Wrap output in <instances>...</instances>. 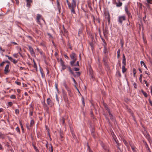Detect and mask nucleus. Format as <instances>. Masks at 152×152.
<instances>
[{
    "label": "nucleus",
    "instance_id": "obj_1",
    "mask_svg": "<svg viewBox=\"0 0 152 152\" xmlns=\"http://www.w3.org/2000/svg\"><path fill=\"white\" fill-rule=\"evenodd\" d=\"M77 0H72L71 2H69L68 0H66V3L68 5L69 8L70 9L72 13L75 14V9L76 7Z\"/></svg>",
    "mask_w": 152,
    "mask_h": 152
},
{
    "label": "nucleus",
    "instance_id": "obj_2",
    "mask_svg": "<svg viewBox=\"0 0 152 152\" xmlns=\"http://www.w3.org/2000/svg\"><path fill=\"white\" fill-rule=\"evenodd\" d=\"M71 58L72 60L70 62V64H72L75 63L77 60V56L76 54L74 53H72L70 55Z\"/></svg>",
    "mask_w": 152,
    "mask_h": 152
},
{
    "label": "nucleus",
    "instance_id": "obj_3",
    "mask_svg": "<svg viewBox=\"0 0 152 152\" xmlns=\"http://www.w3.org/2000/svg\"><path fill=\"white\" fill-rule=\"evenodd\" d=\"M108 51L107 48L105 46H104L103 50V60L104 61H106Z\"/></svg>",
    "mask_w": 152,
    "mask_h": 152
},
{
    "label": "nucleus",
    "instance_id": "obj_4",
    "mask_svg": "<svg viewBox=\"0 0 152 152\" xmlns=\"http://www.w3.org/2000/svg\"><path fill=\"white\" fill-rule=\"evenodd\" d=\"M126 20V17L125 15L120 16L118 17V21L119 23L122 24L123 21Z\"/></svg>",
    "mask_w": 152,
    "mask_h": 152
},
{
    "label": "nucleus",
    "instance_id": "obj_5",
    "mask_svg": "<svg viewBox=\"0 0 152 152\" xmlns=\"http://www.w3.org/2000/svg\"><path fill=\"white\" fill-rule=\"evenodd\" d=\"M125 11L127 15L128 16V19L129 20L130 18H132V16L130 13V12H129L128 10V7L127 6H125Z\"/></svg>",
    "mask_w": 152,
    "mask_h": 152
},
{
    "label": "nucleus",
    "instance_id": "obj_6",
    "mask_svg": "<svg viewBox=\"0 0 152 152\" xmlns=\"http://www.w3.org/2000/svg\"><path fill=\"white\" fill-rule=\"evenodd\" d=\"M104 105L105 108V109L108 111V112L109 114V115L110 118V119H112V120H113V116L112 115L110 111L109 110V109H108V108L107 107V104H104Z\"/></svg>",
    "mask_w": 152,
    "mask_h": 152
},
{
    "label": "nucleus",
    "instance_id": "obj_7",
    "mask_svg": "<svg viewBox=\"0 0 152 152\" xmlns=\"http://www.w3.org/2000/svg\"><path fill=\"white\" fill-rule=\"evenodd\" d=\"M28 50L30 51L31 55L32 56H35L34 52V51L33 49L31 46H28Z\"/></svg>",
    "mask_w": 152,
    "mask_h": 152
},
{
    "label": "nucleus",
    "instance_id": "obj_8",
    "mask_svg": "<svg viewBox=\"0 0 152 152\" xmlns=\"http://www.w3.org/2000/svg\"><path fill=\"white\" fill-rule=\"evenodd\" d=\"M47 102L48 104L51 107L53 105L52 101L50 98H48L47 100Z\"/></svg>",
    "mask_w": 152,
    "mask_h": 152
},
{
    "label": "nucleus",
    "instance_id": "obj_9",
    "mask_svg": "<svg viewBox=\"0 0 152 152\" xmlns=\"http://www.w3.org/2000/svg\"><path fill=\"white\" fill-rule=\"evenodd\" d=\"M67 70H68L69 72L70 73V74L74 76H75V74L74 72H73L71 68L69 66L67 68Z\"/></svg>",
    "mask_w": 152,
    "mask_h": 152
},
{
    "label": "nucleus",
    "instance_id": "obj_10",
    "mask_svg": "<svg viewBox=\"0 0 152 152\" xmlns=\"http://www.w3.org/2000/svg\"><path fill=\"white\" fill-rule=\"evenodd\" d=\"M9 65L7 64L6 66L5 67V69L4 70V72L5 74H6L9 71Z\"/></svg>",
    "mask_w": 152,
    "mask_h": 152
},
{
    "label": "nucleus",
    "instance_id": "obj_11",
    "mask_svg": "<svg viewBox=\"0 0 152 152\" xmlns=\"http://www.w3.org/2000/svg\"><path fill=\"white\" fill-rule=\"evenodd\" d=\"M113 3L114 4H116L117 7H120L121 6L122 4V3L120 1H119L117 3L115 1V0L114 2Z\"/></svg>",
    "mask_w": 152,
    "mask_h": 152
},
{
    "label": "nucleus",
    "instance_id": "obj_12",
    "mask_svg": "<svg viewBox=\"0 0 152 152\" xmlns=\"http://www.w3.org/2000/svg\"><path fill=\"white\" fill-rule=\"evenodd\" d=\"M27 2V6L28 7H30L31 6V3L32 2V0H26Z\"/></svg>",
    "mask_w": 152,
    "mask_h": 152
},
{
    "label": "nucleus",
    "instance_id": "obj_13",
    "mask_svg": "<svg viewBox=\"0 0 152 152\" xmlns=\"http://www.w3.org/2000/svg\"><path fill=\"white\" fill-rule=\"evenodd\" d=\"M122 63L123 65H126V59L124 54H123V56Z\"/></svg>",
    "mask_w": 152,
    "mask_h": 152
},
{
    "label": "nucleus",
    "instance_id": "obj_14",
    "mask_svg": "<svg viewBox=\"0 0 152 152\" xmlns=\"http://www.w3.org/2000/svg\"><path fill=\"white\" fill-rule=\"evenodd\" d=\"M42 104L44 108L47 111H48L49 109V107L47 105V104H46L45 103V102H44L42 103Z\"/></svg>",
    "mask_w": 152,
    "mask_h": 152
},
{
    "label": "nucleus",
    "instance_id": "obj_15",
    "mask_svg": "<svg viewBox=\"0 0 152 152\" xmlns=\"http://www.w3.org/2000/svg\"><path fill=\"white\" fill-rule=\"evenodd\" d=\"M42 17V16L41 15L39 14H37V22H39V20Z\"/></svg>",
    "mask_w": 152,
    "mask_h": 152
},
{
    "label": "nucleus",
    "instance_id": "obj_16",
    "mask_svg": "<svg viewBox=\"0 0 152 152\" xmlns=\"http://www.w3.org/2000/svg\"><path fill=\"white\" fill-rule=\"evenodd\" d=\"M69 66V65H64L62 66L61 71H62L64 70L65 69H67L68 67Z\"/></svg>",
    "mask_w": 152,
    "mask_h": 152
},
{
    "label": "nucleus",
    "instance_id": "obj_17",
    "mask_svg": "<svg viewBox=\"0 0 152 152\" xmlns=\"http://www.w3.org/2000/svg\"><path fill=\"white\" fill-rule=\"evenodd\" d=\"M57 8L58 10L59 13L60 12L61 10V7L59 4V3L58 2V1H57Z\"/></svg>",
    "mask_w": 152,
    "mask_h": 152
},
{
    "label": "nucleus",
    "instance_id": "obj_18",
    "mask_svg": "<svg viewBox=\"0 0 152 152\" xmlns=\"http://www.w3.org/2000/svg\"><path fill=\"white\" fill-rule=\"evenodd\" d=\"M5 138V135L4 134L0 132V139H4Z\"/></svg>",
    "mask_w": 152,
    "mask_h": 152
},
{
    "label": "nucleus",
    "instance_id": "obj_19",
    "mask_svg": "<svg viewBox=\"0 0 152 152\" xmlns=\"http://www.w3.org/2000/svg\"><path fill=\"white\" fill-rule=\"evenodd\" d=\"M126 65H123L122 67V71L123 73L125 72L126 71V69L125 68Z\"/></svg>",
    "mask_w": 152,
    "mask_h": 152
},
{
    "label": "nucleus",
    "instance_id": "obj_20",
    "mask_svg": "<svg viewBox=\"0 0 152 152\" xmlns=\"http://www.w3.org/2000/svg\"><path fill=\"white\" fill-rule=\"evenodd\" d=\"M103 33L104 35L105 36L108 33V31L107 29L105 28L103 30Z\"/></svg>",
    "mask_w": 152,
    "mask_h": 152
},
{
    "label": "nucleus",
    "instance_id": "obj_21",
    "mask_svg": "<svg viewBox=\"0 0 152 152\" xmlns=\"http://www.w3.org/2000/svg\"><path fill=\"white\" fill-rule=\"evenodd\" d=\"M107 21L108 23H110V15L109 13H108L107 14Z\"/></svg>",
    "mask_w": 152,
    "mask_h": 152
},
{
    "label": "nucleus",
    "instance_id": "obj_22",
    "mask_svg": "<svg viewBox=\"0 0 152 152\" xmlns=\"http://www.w3.org/2000/svg\"><path fill=\"white\" fill-rule=\"evenodd\" d=\"M50 146H49V151H50V152H53V146H52L51 144H50Z\"/></svg>",
    "mask_w": 152,
    "mask_h": 152
},
{
    "label": "nucleus",
    "instance_id": "obj_23",
    "mask_svg": "<svg viewBox=\"0 0 152 152\" xmlns=\"http://www.w3.org/2000/svg\"><path fill=\"white\" fill-rule=\"evenodd\" d=\"M71 65L73 66H79V62L78 61H77V62L76 64H74V63H73L72 64H70Z\"/></svg>",
    "mask_w": 152,
    "mask_h": 152
},
{
    "label": "nucleus",
    "instance_id": "obj_24",
    "mask_svg": "<svg viewBox=\"0 0 152 152\" xmlns=\"http://www.w3.org/2000/svg\"><path fill=\"white\" fill-rule=\"evenodd\" d=\"M65 88L67 90V91H68V93L69 95L70 96L72 97V93L71 92V91L70 90H69V89H67V87L66 86H65Z\"/></svg>",
    "mask_w": 152,
    "mask_h": 152
},
{
    "label": "nucleus",
    "instance_id": "obj_25",
    "mask_svg": "<svg viewBox=\"0 0 152 152\" xmlns=\"http://www.w3.org/2000/svg\"><path fill=\"white\" fill-rule=\"evenodd\" d=\"M60 62L61 67L65 65L64 62V61L61 59H60Z\"/></svg>",
    "mask_w": 152,
    "mask_h": 152
},
{
    "label": "nucleus",
    "instance_id": "obj_26",
    "mask_svg": "<svg viewBox=\"0 0 152 152\" xmlns=\"http://www.w3.org/2000/svg\"><path fill=\"white\" fill-rule=\"evenodd\" d=\"M32 146H33L34 149H35V151L36 152H39L38 149L36 147V146L34 145V144L32 143Z\"/></svg>",
    "mask_w": 152,
    "mask_h": 152
},
{
    "label": "nucleus",
    "instance_id": "obj_27",
    "mask_svg": "<svg viewBox=\"0 0 152 152\" xmlns=\"http://www.w3.org/2000/svg\"><path fill=\"white\" fill-rule=\"evenodd\" d=\"M141 92L145 97H147V96H148L147 94L143 90H141Z\"/></svg>",
    "mask_w": 152,
    "mask_h": 152
},
{
    "label": "nucleus",
    "instance_id": "obj_28",
    "mask_svg": "<svg viewBox=\"0 0 152 152\" xmlns=\"http://www.w3.org/2000/svg\"><path fill=\"white\" fill-rule=\"evenodd\" d=\"M131 147L133 152H136V150L135 149V148L134 146L132 145H131Z\"/></svg>",
    "mask_w": 152,
    "mask_h": 152
},
{
    "label": "nucleus",
    "instance_id": "obj_29",
    "mask_svg": "<svg viewBox=\"0 0 152 152\" xmlns=\"http://www.w3.org/2000/svg\"><path fill=\"white\" fill-rule=\"evenodd\" d=\"M34 124V121L33 120H31L30 122V126L32 127L33 126Z\"/></svg>",
    "mask_w": 152,
    "mask_h": 152
},
{
    "label": "nucleus",
    "instance_id": "obj_30",
    "mask_svg": "<svg viewBox=\"0 0 152 152\" xmlns=\"http://www.w3.org/2000/svg\"><path fill=\"white\" fill-rule=\"evenodd\" d=\"M10 98L12 99H16V96L15 95L13 94L10 96Z\"/></svg>",
    "mask_w": 152,
    "mask_h": 152
},
{
    "label": "nucleus",
    "instance_id": "obj_31",
    "mask_svg": "<svg viewBox=\"0 0 152 152\" xmlns=\"http://www.w3.org/2000/svg\"><path fill=\"white\" fill-rule=\"evenodd\" d=\"M136 73V71L135 69L134 68L133 69V76L134 77H135V75Z\"/></svg>",
    "mask_w": 152,
    "mask_h": 152
},
{
    "label": "nucleus",
    "instance_id": "obj_32",
    "mask_svg": "<svg viewBox=\"0 0 152 152\" xmlns=\"http://www.w3.org/2000/svg\"><path fill=\"white\" fill-rule=\"evenodd\" d=\"M140 63H141L142 66V65H144V67H145L146 69H147V67H146V65H145L144 62L143 61H141Z\"/></svg>",
    "mask_w": 152,
    "mask_h": 152
},
{
    "label": "nucleus",
    "instance_id": "obj_33",
    "mask_svg": "<svg viewBox=\"0 0 152 152\" xmlns=\"http://www.w3.org/2000/svg\"><path fill=\"white\" fill-rule=\"evenodd\" d=\"M120 56V50L119 49L117 51V57L118 58Z\"/></svg>",
    "mask_w": 152,
    "mask_h": 152
},
{
    "label": "nucleus",
    "instance_id": "obj_34",
    "mask_svg": "<svg viewBox=\"0 0 152 152\" xmlns=\"http://www.w3.org/2000/svg\"><path fill=\"white\" fill-rule=\"evenodd\" d=\"M15 113L17 115H18L19 113V110L18 109H16L15 110Z\"/></svg>",
    "mask_w": 152,
    "mask_h": 152
},
{
    "label": "nucleus",
    "instance_id": "obj_35",
    "mask_svg": "<svg viewBox=\"0 0 152 152\" xmlns=\"http://www.w3.org/2000/svg\"><path fill=\"white\" fill-rule=\"evenodd\" d=\"M6 56L8 58V59L11 61L13 60V58L11 57H10L7 55H6Z\"/></svg>",
    "mask_w": 152,
    "mask_h": 152
},
{
    "label": "nucleus",
    "instance_id": "obj_36",
    "mask_svg": "<svg viewBox=\"0 0 152 152\" xmlns=\"http://www.w3.org/2000/svg\"><path fill=\"white\" fill-rule=\"evenodd\" d=\"M147 3L148 4H152V0H147Z\"/></svg>",
    "mask_w": 152,
    "mask_h": 152
},
{
    "label": "nucleus",
    "instance_id": "obj_37",
    "mask_svg": "<svg viewBox=\"0 0 152 152\" xmlns=\"http://www.w3.org/2000/svg\"><path fill=\"white\" fill-rule=\"evenodd\" d=\"M16 131H17V132L19 133H20V129L18 127H17L15 129Z\"/></svg>",
    "mask_w": 152,
    "mask_h": 152
},
{
    "label": "nucleus",
    "instance_id": "obj_38",
    "mask_svg": "<svg viewBox=\"0 0 152 152\" xmlns=\"http://www.w3.org/2000/svg\"><path fill=\"white\" fill-rule=\"evenodd\" d=\"M14 64H16L17 62L18 61H16L15 59H13V60L12 61Z\"/></svg>",
    "mask_w": 152,
    "mask_h": 152
},
{
    "label": "nucleus",
    "instance_id": "obj_39",
    "mask_svg": "<svg viewBox=\"0 0 152 152\" xmlns=\"http://www.w3.org/2000/svg\"><path fill=\"white\" fill-rule=\"evenodd\" d=\"M115 141L116 142V143L118 145V148H119L118 147L120 145V144L118 143V140H116V139H115Z\"/></svg>",
    "mask_w": 152,
    "mask_h": 152
},
{
    "label": "nucleus",
    "instance_id": "obj_40",
    "mask_svg": "<svg viewBox=\"0 0 152 152\" xmlns=\"http://www.w3.org/2000/svg\"><path fill=\"white\" fill-rule=\"evenodd\" d=\"M92 71H90V73H91V77H92V78H94V75L92 73Z\"/></svg>",
    "mask_w": 152,
    "mask_h": 152
},
{
    "label": "nucleus",
    "instance_id": "obj_41",
    "mask_svg": "<svg viewBox=\"0 0 152 152\" xmlns=\"http://www.w3.org/2000/svg\"><path fill=\"white\" fill-rule=\"evenodd\" d=\"M73 70H74V71H78L79 70V68H78L76 67H74L73 68Z\"/></svg>",
    "mask_w": 152,
    "mask_h": 152
},
{
    "label": "nucleus",
    "instance_id": "obj_42",
    "mask_svg": "<svg viewBox=\"0 0 152 152\" xmlns=\"http://www.w3.org/2000/svg\"><path fill=\"white\" fill-rule=\"evenodd\" d=\"M61 122L63 124H64L65 121L64 119V118H62V120H61Z\"/></svg>",
    "mask_w": 152,
    "mask_h": 152
},
{
    "label": "nucleus",
    "instance_id": "obj_43",
    "mask_svg": "<svg viewBox=\"0 0 152 152\" xmlns=\"http://www.w3.org/2000/svg\"><path fill=\"white\" fill-rule=\"evenodd\" d=\"M13 56L14 57L16 58H17L18 56V55L17 53H15L13 55Z\"/></svg>",
    "mask_w": 152,
    "mask_h": 152
},
{
    "label": "nucleus",
    "instance_id": "obj_44",
    "mask_svg": "<svg viewBox=\"0 0 152 152\" xmlns=\"http://www.w3.org/2000/svg\"><path fill=\"white\" fill-rule=\"evenodd\" d=\"M39 52L40 53V54L42 56H44V53L43 51L42 50H40L39 51Z\"/></svg>",
    "mask_w": 152,
    "mask_h": 152
},
{
    "label": "nucleus",
    "instance_id": "obj_45",
    "mask_svg": "<svg viewBox=\"0 0 152 152\" xmlns=\"http://www.w3.org/2000/svg\"><path fill=\"white\" fill-rule=\"evenodd\" d=\"M15 83L18 85H21V83L20 82L16 81Z\"/></svg>",
    "mask_w": 152,
    "mask_h": 152
},
{
    "label": "nucleus",
    "instance_id": "obj_46",
    "mask_svg": "<svg viewBox=\"0 0 152 152\" xmlns=\"http://www.w3.org/2000/svg\"><path fill=\"white\" fill-rule=\"evenodd\" d=\"M34 68H37V64L34 61Z\"/></svg>",
    "mask_w": 152,
    "mask_h": 152
},
{
    "label": "nucleus",
    "instance_id": "obj_47",
    "mask_svg": "<svg viewBox=\"0 0 152 152\" xmlns=\"http://www.w3.org/2000/svg\"><path fill=\"white\" fill-rule=\"evenodd\" d=\"M142 75L141 74L140 75V77L139 80H140V81L141 82H142Z\"/></svg>",
    "mask_w": 152,
    "mask_h": 152
},
{
    "label": "nucleus",
    "instance_id": "obj_48",
    "mask_svg": "<svg viewBox=\"0 0 152 152\" xmlns=\"http://www.w3.org/2000/svg\"><path fill=\"white\" fill-rule=\"evenodd\" d=\"M144 81L145 82V83L146 84V86L147 87H148V86H149V84H148V83H147V81H146V80H144Z\"/></svg>",
    "mask_w": 152,
    "mask_h": 152
},
{
    "label": "nucleus",
    "instance_id": "obj_49",
    "mask_svg": "<svg viewBox=\"0 0 152 152\" xmlns=\"http://www.w3.org/2000/svg\"><path fill=\"white\" fill-rule=\"evenodd\" d=\"M5 63V62H3L1 64H0V66H2Z\"/></svg>",
    "mask_w": 152,
    "mask_h": 152
},
{
    "label": "nucleus",
    "instance_id": "obj_50",
    "mask_svg": "<svg viewBox=\"0 0 152 152\" xmlns=\"http://www.w3.org/2000/svg\"><path fill=\"white\" fill-rule=\"evenodd\" d=\"M8 104L10 106H11L12 105L13 103L12 102H8Z\"/></svg>",
    "mask_w": 152,
    "mask_h": 152
},
{
    "label": "nucleus",
    "instance_id": "obj_51",
    "mask_svg": "<svg viewBox=\"0 0 152 152\" xmlns=\"http://www.w3.org/2000/svg\"><path fill=\"white\" fill-rule=\"evenodd\" d=\"M134 87L136 88H137V85L135 83H134L133 84Z\"/></svg>",
    "mask_w": 152,
    "mask_h": 152
},
{
    "label": "nucleus",
    "instance_id": "obj_52",
    "mask_svg": "<svg viewBox=\"0 0 152 152\" xmlns=\"http://www.w3.org/2000/svg\"><path fill=\"white\" fill-rule=\"evenodd\" d=\"M33 112H32V111H30V113H29L30 115L32 116L33 115Z\"/></svg>",
    "mask_w": 152,
    "mask_h": 152
},
{
    "label": "nucleus",
    "instance_id": "obj_53",
    "mask_svg": "<svg viewBox=\"0 0 152 152\" xmlns=\"http://www.w3.org/2000/svg\"><path fill=\"white\" fill-rule=\"evenodd\" d=\"M55 87L56 89L57 90V91H58V85L56 83L55 84Z\"/></svg>",
    "mask_w": 152,
    "mask_h": 152
},
{
    "label": "nucleus",
    "instance_id": "obj_54",
    "mask_svg": "<svg viewBox=\"0 0 152 152\" xmlns=\"http://www.w3.org/2000/svg\"><path fill=\"white\" fill-rule=\"evenodd\" d=\"M65 58H66V59H69V57L66 55H64Z\"/></svg>",
    "mask_w": 152,
    "mask_h": 152
},
{
    "label": "nucleus",
    "instance_id": "obj_55",
    "mask_svg": "<svg viewBox=\"0 0 152 152\" xmlns=\"http://www.w3.org/2000/svg\"><path fill=\"white\" fill-rule=\"evenodd\" d=\"M145 148L147 149L148 148H149V147L148 145H147V144L146 143L145 144Z\"/></svg>",
    "mask_w": 152,
    "mask_h": 152
},
{
    "label": "nucleus",
    "instance_id": "obj_56",
    "mask_svg": "<svg viewBox=\"0 0 152 152\" xmlns=\"http://www.w3.org/2000/svg\"><path fill=\"white\" fill-rule=\"evenodd\" d=\"M72 79L73 80L74 82V83L75 84H76L77 83L76 82V81H75V79L73 78H72Z\"/></svg>",
    "mask_w": 152,
    "mask_h": 152
},
{
    "label": "nucleus",
    "instance_id": "obj_57",
    "mask_svg": "<svg viewBox=\"0 0 152 152\" xmlns=\"http://www.w3.org/2000/svg\"><path fill=\"white\" fill-rule=\"evenodd\" d=\"M149 100L150 104L151 106H152V101H151L150 99H149Z\"/></svg>",
    "mask_w": 152,
    "mask_h": 152
},
{
    "label": "nucleus",
    "instance_id": "obj_58",
    "mask_svg": "<svg viewBox=\"0 0 152 152\" xmlns=\"http://www.w3.org/2000/svg\"><path fill=\"white\" fill-rule=\"evenodd\" d=\"M17 91L18 93H20L21 92V90L20 89H17Z\"/></svg>",
    "mask_w": 152,
    "mask_h": 152
},
{
    "label": "nucleus",
    "instance_id": "obj_59",
    "mask_svg": "<svg viewBox=\"0 0 152 152\" xmlns=\"http://www.w3.org/2000/svg\"><path fill=\"white\" fill-rule=\"evenodd\" d=\"M11 43L12 44H14L15 45H18V44L17 43H16L15 42H11Z\"/></svg>",
    "mask_w": 152,
    "mask_h": 152
},
{
    "label": "nucleus",
    "instance_id": "obj_60",
    "mask_svg": "<svg viewBox=\"0 0 152 152\" xmlns=\"http://www.w3.org/2000/svg\"><path fill=\"white\" fill-rule=\"evenodd\" d=\"M56 99L57 101L59 102V100L58 99L57 94L56 95Z\"/></svg>",
    "mask_w": 152,
    "mask_h": 152
},
{
    "label": "nucleus",
    "instance_id": "obj_61",
    "mask_svg": "<svg viewBox=\"0 0 152 152\" xmlns=\"http://www.w3.org/2000/svg\"><path fill=\"white\" fill-rule=\"evenodd\" d=\"M82 102H83V105H84L85 103L84 102V99L83 98H82Z\"/></svg>",
    "mask_w": 152,
    "mask_h": 152
},
{
    "label": "nucleus",
    "instance_id": "obj_62",
    "mask_svg": "<svg viewBox=\"0 0 152 152\" xmlns=\"http://www.w3.org/2000/svg\"><path fill=\"white\" fill-rule=\"evenodd\" d=\"M17 4H18L19 3V1L18 0H15Z\"/></svg>",
    "mask_w": 152,
    "mask_h": 152
},
{
    "label": "nucleus",
    "instance_id": "obj_63",
    "mask_svg": "<svg viewBox=\"0 0 152 152\" xmlns=\"http://www.w3.org/2000/svg\"><path fill=\"white\" fill-rule=\"evenodd\" d=\"M34 108L33 107H32L31 108H30V111H32V112H33V111L34 110Z\"/></svg>",
    "mask_w": 152,
    "mask_h": 152
},
{
    "label": "nucleus",
    "instance_id": "obj_64",
    "mask_svg": "<svg viewBox=\"0 0 152 152\" xmlns=\"http://www.w3.org/2000/svg\"><path fill=\"white\" fill-rule=\"evenodd\" d=\"M88 151L89 152H93L91 149L89 147H88Z\"/></svg>",
    "mask_w": 152,
    "mask_h": 152
}]
</instances>
